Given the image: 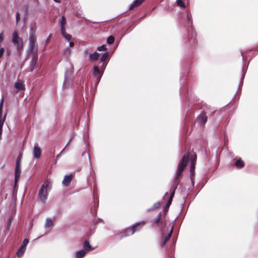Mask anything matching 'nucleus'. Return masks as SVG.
I'll use <instances>...</instances> for the list:
<instances>
[{"label":"nucleus","mask_w":258,"mask_h":258,"mask_svg":"<svg viewBox=\"0 0 258 258\" xmlns=\"http://www.w3.org/2000/svg\"><path fill=\"white\" fill-rule=\"evenodd\" d=\"M183 41V54L181 60L180 94L181 97L188 99L189 101V96H191V94H189L186 80L191 69V61L190 59L194 57L198 44L196 34L192 28H191V31H188L186 33L185 37Z\"/></svg>","instance_id":"f257e3e1"},{"label":"nucleus","mask_w":258,"mask_h":258,"mask_svg":"<svg viewBox=\"0 0 258 258\" xmlns=\"http://www.w3.org/2000/svg\"><path fill=\"white\" fill-rule=\"evenodd\" d=\"M188 157L184 155L178 164L175 176L170 189V194H173V196H174L175 190L180 182V177L186 165Z\"/></svg>","instance_id":"f03ea898"},{"label":"nucleus","mask_w":258,"mask_h":258,"mask_svg":"<svg viewBox=\"0 0 258 258\" xmlns=\"http://www.w3.org/2000/svg\"><path fill=\"white\" fill-rule=\"evenodd\" d=\"M106 67V64L104 62L101 63V62H98L97 65H94L93 66L92 74L95 77H96L97 84H98L100 81Z\"/></svg>","instance_id":"7ed1b4c3"},{"label":"nucleus","mask_w":258,"mask_h":258,"mask_svg":"<svg viewBox=\"0 0 258 258\" xmlns=\"http://www.w3.org/2000/svg\"><path fill=\"white\" fill-rule=\"evenodd\" d=\"M12 42L16 45L17 53L20 54L23 47V41L22 38L18 36V33L16 31L12 34Z\"/></svg>","instance_id":"20e7f679"},{"label":"nucleus","mask_w":258,"mask_h":258,"mask_svg":"<svg viewBox=\"0 0 258 258\" xmlns=\"http://www.w3.org/2000/svg\"><path fill=\"white\" fill-rule=\"evenodd\" d=\"M28 242L29 240L27 238H25L23 240L20 247L19 248L18 251H17L16 255L20 257L24 254L26 249V245L28 244Z\"/></svg>","instance_id":"39448f33"},{"label":"nucleus","mask_w":258,"mask_h":258,"mask_svg":"<svg viewBox=\"0 0 258 258\" xmlns=\"http://www.w3.org/2000/svg\"><path fill=\"white\" fill-rule=\"evenodd\" d=\"M37 50L32 55V58L30 61L29 64L30 70V71L32 72L36 68L38 61V55L37 54Z\"/></svg>","instance_id":"423d86ee"},{"label":"nucleus","mask_w":258,"mask_h":258,"mask_svg":"<svg viewBox=\"0 0 258 258\" xmlns=\"http://www.w3.org/2000/svg\"><path fill=\"white\" fill-rule=\"evenodd\" d=\"M198 120L201 125H205L207 121L208 117L205 111H202L198 115Z\"/></svg>","instance_id":"0eeeda50"},{"label":"nucleus","mask_w":258,"mask_h":258,"mask_svg":"<svg viewBox=\"0 0 258 258\" xmlns=\"http://www.w3.org/2000/svg\"><path fill=\"white\" fill-rule=\"evenodd\" d=\"M135 233V230L132 231L131 227L125 229L123 232L119 234V236L121 238L130 236Z\"/></svg>","instance_id":"6e6552de"},{"label":"nucleus","mask_w":258,"mask_h":258,"mask_svg":"<svg viewBox=\"0 0 258 258\" xmlns=\"http://www.w3.org/2000/svg\"><path fill=\"white\" fill-rule=\"evenodd\" d=\"M35 36H29V48L28 50L27 53L28 54H30L33 51L35 40Z\"/></svg>","instance_id":"1a4fd4ad"},{"label":"nucleus","mask_w":258,"mask_h":258,"mask_svg":"<svg viewBox=\"0 0 258 258\" xmlns=\"http://www.w3.org/2000/svg\"><path fill=\"white\" fill-rule=\"evenodd\" d=\"M173 226L172 225L170 231L167 234V235H166V236L163 238V240L161 243V246L162 247H164V246L166 244V243L168 241V240L171 238V236L172 232H173Z\"/></svg>","instance_id":"9d476101"},{"label":"nucleus","mask_w":258,"mask_h":258,"mask_svg":"<svg viewBox=\"0 0 258 258\" xmlns=\"http://www.w3.org/2000/svg\"><path fill=\"white\" fill-rule=\"evenodd\" d=\"M100 53L95 51L93 53H90L89 54V59L90 61H95L98 60L100 57Z\"/></svg>","instance_id":"9b49d317"},{"label":"nucleus","mask_w":258,"mask_h":258,"mask_svg":"<svg viewBox=\"0 0 258 258\" xmlns=\"http://www.w3.org/2000/svg\"><path fill=\"white\" fill-rule=\"evenodd\" d=\"M73 179V176L72 174L65 175L62 180V184L66 187L70 185L71 182Z\"/></svg>","instance_id":"f8f14e48"},{"label":"nucleus","mask_w":258,"mask_h":258,"mask_svg":"<svg viewBox=\"0 0 258 258\" xmlns=\"http://www.w3.org/2000/svg\"><path fill=\"white\" fill-rule=\"evenodd\" d=\"M173 197H174V196H173V194H170V196L169 197L168 200L167 202V203H166V204L164 207V209H163V212L164 213H166V212H167V211H168L169 207L171 205V203L172 202Z\"/></svg>","instance_id":"ddd939ff"},{"label":"nucleus","mask_w":258,"mask_h":258,"mask_svg":"<svg viewBox=\"0 0 258 258\" xmlns=\"http://www.w3.org/2000/svg\"><path fill=\"white\" fill-rule=\"evenodd\" d=\"M74 78V72L72 70H67L66 71L64 76V80H73Z\"/></svg>","instance_id":"4468645a"},{"label":"nucleus","mask_w":258,"mask_h":258,"mask_svg":"<svg viewBox=\"0 0 258 258\" xmlns=\"http://www.w3.org/2000/svg\"><path fill=\"white\" fill-rule=\"evenodd\" d=\"M47 196L48 192L46 190L45 191V192L44 191H43V192H41V194H40V192H39L38 194V196L40 199V200L43 204L46 203V200L47 199Z\"/></svg>","instance_id":"2eb2a0df"},{"label":"nucleus","mask_w":258,"mask_h":258,"mask_svg":"<svg viewBox=\"0 0 258 258\" xmlns=\"http://www.w3.org/2000/svg\"><path fill=\"white\" fill-rule=\"evenodd\" d=\"M145 0H134L133 3L130 5L128 10H131L135 7L141 5Z\"/></svg>","instance_id":"dca6fc26"},{"label":"nucleus","mask_w":258,"mask_h":258,"mask_svg":"<svg viewBox=\"0 0 258 258\" xmlns=\"http://www.w3.org/2000/svg\"><path fill=\"white\" fill-rule=\"evenodd\" d=\"M101 56L100 57L101 62H104V63L106 64V66H107V62L106 61V60L108 58L109 56V52L108 51L105 52L103 53H100Z\"/></svg>","instance_id":"f3484780"},{"label":"nucleus","mask_w":258,"mask_h":258,"mask_svg":"<svg viewBox=\"0 0 258 258\" xmlns=\"http://www.w3.org/2000/svg\"><path fill=\"white\" fill-rule=\"evenodd\" d=\"M41 154V150L39 147L34 146L33 147V156L36 159L40 157Z\"/></svg>","instance_id":"a211bd4d"},{"label":"nucleus","mask_w":258,"mask_h":258,"mask_svg":"<svg viewBox=\"0 0 258 258\" xmlns=\"http://www.w3.org/2000/svg\"><path fill=\"white\" fill-rule=\"evenodd\" d=\"M60 30L61 32L64 33L65 29V25L66 24V19L64 16H62L60 20Z\"/></svg>","instance_id":"6ab92c4d"},{"label":"nucleus","mask_w":258,"mask_h":258,"mask_svg":"<svg viewBox=\"0 0 258 258\" xmlns=\"http://www.w3.org/2000/svg\"><path fill=\"white\" fill-rule=\"evenodd\" d=\"M145 224V222L144 221H142V222H137L135 224H134L132 228H131V229L132 230V231H133V230H135V232H137V231H138L140 230V226L141 224H142V225H144Z\"/></svg>","instance_id":"aec40b11"},{"label":"nucleus","mask_w":258,"mask_h":258,"mask_svg":"<svg viewBox=\"0 0 258 258\" xmlns=\"http://www.w3.org/2000/svg\"><path fill=\"white\" fill-rule=\"evenodd\" d=\"M14 87L19 91L25 90V85L23 84L22 82L19 81H17L15 83Z\"/></svg>","instance_id":"412c9836"},{"label":"nucleus","mask_w":258,"mask_h":258,"mask_svg":"<svg viewBox=\"0 0 258 258\" xmlns=\"http://www.w3.org/2000/svg\"><path fill=\"white\" fill-rule=\"evenodd\" d=\"M234 165L238 168H242L244 166V163L243 161L239 158L234 163Z\"/></svg>","instance_id":"4be33fe9"},{"label":"nucleus","mask_w":258,"mask_h":258,"mask_svg":"<svg viewBox=\"0 0 258 258\" xmlns=\"http://www.w3.org/2000/svg\"><path fill=\"white\" fill-rule=\"evenodd\" d=\"M161 202H157V203H154L152 207H151V208H149L147 209V211L148 212H151V211H153L155 210H156L157 209H158L161 206Z\"/></svg>","instance_id":"5701e85b"},{"label":"nucleus","mask_w":258,"mask_h":258,"mask_svg":"<svg viewBox=\"0 0 258 258\" xmlns=\"http://www.w3.org/2000/svg\"><path fill=\"white\" fill-rule=\"evenodd\" d=\"M162 214L159 213L158 214L157 217L153 220L152 222L155 223V225H158L160 223H162L163 221L161 220Z\"/></svg>","instance_id":"b1692460"},{"label":"nucleus","mask_w":258,"mask_h":258,"mask_svg":"<svg viewBox=\"0 0 258 258\" xmlns=\"http://www.w3.org/2000/svg\"><path fill=\"white\" fill-rule=\"evenodd\" d=\"M85 253H86V252H85L84 249H82L78 250L75 253V255L76 258H82L85 255Z\"/></svg>","instance_id":"393cba45"},{"label":"nucleus","mask_w":258,"mask_h":258,"mask_svg":"<svg viewBox=\"0 0 258 258\" xmlns=\"http://www.w3.org/2000/svg\"><path fill=\"white\" fill-rule=\"evenodd\" d=\"M20 173H21L20 168H19V169H17V168H15V184H16V182H17L19 180V177H20Z\"/></svg>","instance_id":"a878e982"},{"label":"nucleus","mask_w":258,"mask_h":258,"mask_svg":"<svg viewBox=\"0 0 258 258\" xmlns=\"http://www.w3.org/2000/svg\"><path fill=\"white\" fill-rule=\"evenodd\" d=\"M83 248L86 250V251H90L92 250V246L90 245L89 241L85 240L83 244Z\"/></svg>","instance_id":"bb28decb"},{"label":"nucleus","mask_w":258,"mask_h":258,"mask_svg":"<svg viewBox=\"0 0 258 258\" xmlns=\"http://www.w3.org/2000/svg\"><path fill=\"white\" fill-rule=\"evenodd\" d=\"M73 80H64L63 83V87L64 88H69L70 87H71L72 86V83Z\"/></svg>","instance_id":"cd10ccee"},{"label":"nucleus","mask_w":258,"mask_h":258,"mask_svg":"<svg viewBox=\"0 0 258 258\" xmlns=\"http://www.w3.org/2000/svg\"><path fill=\"white\" fill-rule=\"evenodd\" d=\"M53 224V221L52 220L49 218H47L45 220V227L46 228H48L51 226H52Z\"/></svg>","instance_id":"c85d7f7f"},{"label":"nucleus","mask_w":258,"mask_h":258,"mask_svg":"<svg viewBox=\"0 0 258 258\" xmlns=\"http://www.w3.org/2000/svg\"><path fill=\"white\" fill-rule=\"evenodd\" d=\"M7 114H5L3 116V119L0 120V139L1 138V136L3 132V126L4 123V122L6 120Z\"/></svg>","instance_id":"c756f323"},{"label":"nucleus","mask_w":258,"mask_h":258,"mask_svg":"<svg viewBox=\"0 0 258 258\" xmlns=\"http://www.w3.org/2000/svg\"><path fill=\"white\" fill-rule=\"evenodd\" d=\"M242 76H241V78H240V84L239 85V87H240L243 84V81L244 78L245 77V73H246V69L244 70L243 67H242Z\"/></svg>","instance_id":"7c9ffc66"},{"label":"nucleus","mask_w":258,"mask_h":258,"mask_svg":"<svg viewBox=\"0 0 258 258\" xmlns=\"http://www.w3.org/2000/svg\"><path fill=\"white\" fill-rule=\"evenodd\" d=\"M114 37L112 35H110L107 37L106 42L108 44H112L114 42Z\"/></svg>","instance_id":"2f4dec72"},{"label":"nucleus","mask_w":258,"mask_h":258,"mask_svg":"<svg viewBox=\"0 0 258 258\" xmlns=\"http://www.w3.org/2000/svg\"><path fill=\"white\" fill-rule=\"evenodd\" d=\"M21 158H22V156L20 154H19L17 157L16 164V168H17V169H19V168H20V161L21 160Z\"/></svg>","instance_id":"473e14b6"},{"label":"nucleus","mask_w":258,"mask_h":258,"mask_svg":"<svg viewBox=\"0 0 258 258\" xmlns=\"http://www.w3.org/2000/svg\"><path fill=\"white\" fill-rule=\"evenodd\" d=\"M176 4L181 8H185L186 7L185 4L182 0H176Z\"/></svg>","instance_id":"72a5a7b5"},{"label":"nucleus","mask_w":258,"mask_h":258,"mask_svg":"<svg viewBox=\"0 0 258 258\" xmlns=\"http://www.w3.org/2000/svg\"><path fill=\"white\" fill-rule=\"evenodd\" d=\"M61 34L65 38V39H67V40L69 41L71 39L72 36L70 34H67L65 29H64V33L61 32Z\"/></svg>","instance_id":"f704fd0d"},{"label":"nucleus","mask_w":258,"mask_h":258,"mask_svg":"<svg viewBox=\"0 0 258 258\" xmlns=\"http://www.w3.org/2000/svg\"><path fill=\"white\" fill-rule=\"evenodd\" d=\"M4 100L2 99L0 102V120L3 119V106Z\"/></svg>","instance_id":"c9c22d12"},{"label":"nucleus","mask_w":258,"mask_h":258,"mask_svg":"<svg viewBox=\"0 0 258 258\" xmlns=\"http://www.w3.org/2000/svg\"><path fill=\"white\" fill-rule=\"evenodd\" d=\"M107 50V47L105 44H102L100 46H98L97 48V50L99 51H104Z\"/></svg>","instance_id":"e433bc0d"},{"label":"nucleus","mask_w":258,"mask_h":258,"mask_svg":"<svg viewBox=\"0 0 258 258\" xmlns=\"http://www.w3.org/2000/svg\"><path fill=\"white\" fill-rule=\"evenodd\" d=\"M29 34L30 36H35V30L32 26L30 28Z\"/></svg>","instance_id":"4c0bfd02"},{"label":"nucleus","mask_w":258,"mask_h":258,"mask_svg":"<svg viewBox=\"0 0 258 258\" xmlns=\"http://www.w3.org/2000/svg\"><path fill=\"white\" fill-rule=\"evenodd\" d=\"M186 17H187V26L188 27H191L192 26V21L190 20V18L188 15V13H187Z\"/></svg>","instance_id":"58836bf2"},{"label":"nucleus","mask_w":258,"mask_h":258,"mask_svg":"<svg viewBox=\"0 0 258 258\" xmlns=\"http://www.w3.org/2000/svg\"><path fill=\"white\" fill-rule=\"evenodd\" d=\"M190 179L191 183L194 185V177L195 176V170H190Z\"/></svg>","instance_id":"ea45409f"},{"label":"nucleus","mask_w":258,"mask_h":258,"mask_svg":"<svg viewBox=\"0 0 258 258\" xmlns=\"http://www.w3.org/2000/svg\"><path fill=\"white\" fill-rule=\"evenodd\" d=\"M16 20L17 23H18V22L20 20V14L18 12L16 13Z\"/></svg>","instance_id":"a19ab883"},{"label":"nucleus","mask_w":258,"mask_h":258,"mask_svg":"<svg viewBox=\"0 0 258 258\" xmlns=\"http://www.w3.org/2000/svg\"><path fill=\"white\" fill-rule=\"evenodd\" d=\"M93 222L95 223H98L99 222H102V223H104L102 219H100V218H98L97 219H94L93 220Z\"/></svg>","instance_id":"79ce46f5"},{"label":"nucleus","mask_w":258,"mask_h":258,"mask_svg":"<svg viewBox=\"0 0 258 258\" xmlns=\"http://www.w3.org/2000/svg\"><path fill=\"white\" fill-rule=\"evenodd\" d=\"M75 134L74 133H73V134H72V136L71 137V138H70V140H69V142H68L67 144V145H66V146H65L66 147H67V146L69 144V143H70V142H71V141L73 140V139H74V138L75 137Z\"/></svg>","instance_id":"37998d69"},{"label":"nucleus","mask_w":258,"mask_h":258,"mask_svg":"<svg viewBox=\"0 0 258 258\" xmlns=\"http://www.w3.org/2000/svg\"><path fill=\"white\" fill-rule=\"evenodd\" d=\"M45 188V184H42L39 189V192H40V194H41V192H43V191H44V189Z\"/></svg>","instance_id":"c03bdc74"},{"label":"nucleus","mask_w":258,"mask_h":258,"mask_svg":"<svg viewBox=\"0 0 258 258\" xmlns=\"http://www.w3.org/2000/svg\"><path fill=\"white\" fill-rule=\"evenodd\" d=\"M11 222H12V218L11 217H10L8 219V221H7V227H9L11 224Z\"/></svg>","instance_id":"a18cd8bd"},{"label":"nucleus","mask_w":258,"mask_h":258,"mask_svg":"<svg viewBox=\"0 0 258 258\" xmlns=\"http://www.w3.org/2000/svg\"><path fill=\"white\" fill-rule=\"evenodd\" d=\"M195 164L194 163L193 161H191L190 170H195Z\"/></svg>","instance_id":"49530a36"},{"label":"nucleus","mask_w":258,"mask_h":258,"mask_svg":"<svg viewBox=\"0 0 258 258\" xmlns=\"http://www.w3.org/2000/svg\"><path fill=\"white\" fill-rule=\"evenodd\" d=\"M51 36H52V35H51V34H50L49 35V36H48L47 38L46 39V40H45V43H46V44H47V43L49 42V41H50V39H51Z\"/></svg>","instance_id":"de8ad7c7"},{"label":"nucleus","mask_w":258,"mask_h":258,"mask_svg":"<svg viewBox=\"0 0 258 258\" xmlns=\"http://www.w3.org/2000/svg\"><path fill=\"white\" fill-rule=\"evenodd\" d=\"M4 48L2 47L0 48V58H1L3 55V53H4Z\"/></svg>","instance_id":"09e8293b"},{"label":"nucleus","mask_w":258,"mask_h":258,"mask_svg":"<svg viewBox=\"0 0 258 258\" xmlns=\"http://www.w3.org/2000/svg\"><path fill=\"white\" fill-rule=\"evenodd\" d=\"M44 184H45L46 190L47 191V189L49 188L50 187H49V183L48 182L46 181V182H45Z\"/></svg>","instance_id":"8fccbe9b"},{"label":"nucleus","mask_w":258,"mask_h":258,"mask_svg":"<svg viewBox=\"0 0 258 258\" xmlns=\"http://www.w3.org/2000/svg\"><path fill=\"white\" fill-rule=\"evenodd\" d=\"M65 148H66V147H64V148L61 150V151L60 152L59 154H58V155H56V159H58L60 158V154L62 153V152L64 150Z\"/></svg>","instance_id":"3c124183"},{"label":"nucleus","mask_w":258,"mask_h":258,"mask_svg":"<svg viewBox=\"0 0 258 258\" xmlns=\"http://www.w3.org/2000/svg\"><path fill=\"white\" fill-rule=\"evenodd\" d=\"M168 195H169L168 192H167H167H166L165 193V194H164V195L163 197V199L164 200H165L166 198L167 197H168Z\"/></svg>","instance_id":"603ef678"},{"label":"nucleus","mask_w":258,"mask_h":258,"mask_svg":"<svg viewBox=\"0 0 258 258\" xmlns=\"http://www.w3.org/2000/svg\"><path fill=\"white\" fill-rule=\"evenodd\" d=\"M88 157H89V161L90 165L91 168H92V163L91 161V158H90V155L89 154H88Z\"/></svg>","instance_id":"864d4df0"},{"label":"nucleus","mask_w":258,"mask_h":258,"mask_svg":"<svg viewBox=\"0 0 258 258\" xmlns=\"http://www.w3.org/2000/svg\"><path fill=\"white\" fill-rule=\"evenodd\" d=\"M65 51H68V52H70V49L69 48H66L64 49Z\"/></svg>","instance_id":"5fc2aeb1"},{"label":"nucleus","mask_w":258,"mask_h":258,"mask_svg":"<svg viewBox=\"0 0 258 258\" xmlns=\"http://www.w3.org/2000/svg\"><path fill=\"white\" fill-rule=\"evenodd\" d=\"M17 187V182H16V184H15V183L14 184V190H15L16 188Z\"/></svg>","instance_id":"6e6d98bb"},{"label":"nucleus","mask_w":258,"mask_h":258,"mask_svg":"<svg viewBox=\"0 0 258 258\" xmlns=\"http://www.w3.org/2000/svg\"><path fill=\"white\" fill-rule=\"evenodd\" d=\"M240 53H241V56H242V59H244V58H243V52H242V51H241Z\"/></svg>","instance_id":"4d7b16f0"},{"label":"nucleus","mask_w":258,"mask_h":258,"mask_svg":"<svg viewBox=\"0 0 258 258\" xmlns=\"http://www.w3.org/2000/svg\"><path fill=\"white\" fill-rule=\"evenodd\" d=\"M54 2L56 3H59L60 2V0H53Z\"/></svg>","instance_id":"13d9d810"},{"label":"nucleus","mask_w":258,"mask_h":258,"mask_svg":"<svg viewBox=\"0 0 258 258\" xmlns=\"http://www.w3.org/2000/svg\"><path fill=\"white\" fill-rule=\"evenodd\" d=\"M2 34H0V42H1L2 41Z\"/></svg>","instance_id":"bf43d9fd"},{"label":"nucleus","mask_w":258,"mask_h":258,"mask_svg":"<svg viewBox=\"0 0 258 258\" xmlns=\"http://www.w3.org/2000/svg\"><path fill=\"white\" fill-rule=\"evenodd\" d=\"M73 45H74V44H73V42H71L70 43V46H72Z\"/></svg>","instance_id":"052dcab7"},{"label":"nucleus","mask_w":258,"mask_h":258,"mask_svg":"<svg viewBox=\"0 0 258 258\" xmlns=\"http://www.w3.org/2000/svg\"><path fill=\"white\" fill-rule=\"evenodd\" d=\"M10 54V52H8V54L9 55Z\"/></svg>","instance_id":"680f3d73"}]
</instances>
